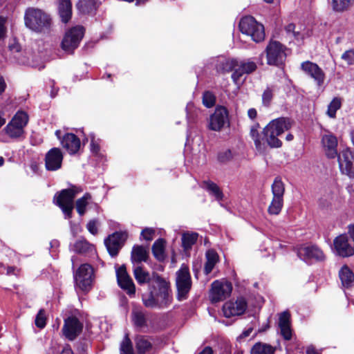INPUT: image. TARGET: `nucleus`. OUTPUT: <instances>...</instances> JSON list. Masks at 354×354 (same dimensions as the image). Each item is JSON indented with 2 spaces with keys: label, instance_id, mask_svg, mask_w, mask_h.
<instances>
[{
  "label": "nucleus",
  "instance_id": "42",
  "mask_svg": "<svg viewBox=\"0 0 354 354\" xmlns=\"http://www.w3.org/2000/svg\"><path fill=\"white\" fill-rule=\"evenodd\" d=\"M354 0H332L333 8L336 11H343L347 9Z\"/></svg>",
  "mask_w": 354,
  "mask_h": 354
},
{
  "label": "nucleus",
  "instance_id": "19",
  "mask_svg": "<svg viewBox=\"0 0 354 354\" xmlns=\"http://www.w3.org/2000/svg\"><path fill=\"white\" fill-rule=\"evenodd\" d=\"M63 153L60 149L54 147L50 149L45 157V166L48 171H56L61 168Z\"/></svg>",
  "mask_w": 354,
  "mask_h": 354
},
{
  "label": "nucleus",
  "instance_id": "25",
  "mask_svg": "<svg viewBox=\"0 0 354 354\" xmlns=\"http://www.w3.org/2000/svg\"><path fill=\"white\" fill-rule=\"evenodd\" d=\"M257 69V65L254 62L238 63L237 68L232 75V78L235 84H238L241 77L244 74H249Z\"/></svg>",
  "mask_w": 354,
  "mask_h": 354
},
{
  "label": "nucleus",
  "instance_id": "58",
  "mask_svg": "<svg viewBox=\"0 0 354 354\" xmlns=\"http://www.w3.org/2000/svg\"><path fill=\"white\" fill-rule=\"evenodd\" d=\"M257 113L255 109H250L248 111V115L250 119H254L257 117Z\"/></svg>",
  "mask_w": 354,
  "mask_h": 354
},
{
  "label": "nucleus",
  "instance_id": "36",
  "mask_svg": "<svg viewBox=\"0 0 354 354\" xmlns=\"http://www.w3.org/2000/svg\"><path fill=\"white\" fill-rule=\"evenodd\" d=\"M91 200L92 196L88 193H86L82 198L77 200L75 207L77 213L80 216H83L85 214L86 207L88 205Z\"/></svg>",
  "mask_w": 354,
  "mask_h": 354
},
{
  "label": "nucleus",
  "instance_id": "45",
  "mask_svg": "<svg viewBox=\"0 0 354 354\" xmlns=\"http://www.w3.org/2000/svg\"><path fill=\"white\" fill-rule=\"evenodd\" d=\"M216 97L210 91H205L203 95V104L207 108L212 107L215 104Z\"/></svg>",
  "mask_w": 354,
  "mask_h": 354
},
{
  "label": "nucleus",
  "instance_id": "8",
  "mask_svg": "<svg viewBox=\"0 0 354 354\" xmlns=\"http://www.w3.org/2000/svg\"><path fill=\"white\" fill-rule=\"evenodd\" d=\"M28 122V115L24 111H18L5 128L6 133L11 138H18L24 133V127Z\"/></svg>",
  "mask_w": 354,
  "mask_h": 354
},
{
  "label": "nucleus",
  "instance_id": "57",
  "mask_svg": "<svg viewBox=\"0 0 354 354\" xmlns=\"http://www.w3.org/2000/svg\"><path fill=\"white\" fill-rule=\"evenodd\" d=\"M91 149L93 153H97L100 150V147L98 144L95 143L93 139H92L91 140Z\"/></svg>",
  "mask_w": 354,
  "mask_h": 354
},
{
  "label": "nucleus",
  "instance_id": "39",
  "mask_svg": "<svg viewBox=\"0 0 354 354\" xmlns=\"http://www.w3.org/2000/svg\"><path fill=\"white\" fill-rule=\"evenodd\" d=\"M132 320L135 326L142 328L147 326V319L145 314L140 310H134L132 312Z\"/></svg>",
  "mask_w": 354,
  "mask_h": 354
},
{
  "label": "nucleus",
  "instance_id": "59",
  "mask_svg": "<svg viewBox=\"0 0 354 354\" xmlns=\"http://www.w3.org/2000/svg\"><path fill=\"white\" fill-rule=\"evenodd\" d=\"M252 330H253L252 327L248 328L247 330H244L242 333V334L240 335V338H244V337H248L251 334Z\"/></svg>",
  "mask_w": 354,
  "mask_h": 354
},
{
  "label": "nucleus",
  "instance_id": "63",
  "mask_svg": "<svg viewBox=\"0 0 354 354\" xmlns=\"http://www.w3.org/2000/svg\"><path fill=\"white\" fill-rule=\"evenodd\" d=\"M61 354H73V351H71V349L66 348V349L63 350V351L62 352Z\"/></svg>",
  "mask_w": 354,
  "mask_h": 354
},
{
  "label": "nucleus",
  "instance_id": "4",
  "mask_svg": "<svg viewBox=\"0 0 354 354\" xmlns=\"http://www.w3.org/2000/svg\"><path fill=\"white\" fill-rule=\"evenodd\" d=\"M82 192V189L81 187L73 185L70 188L62 189L55 194L54 197L55 203L62 209L66 217H71L74 207L73 200L77 194Z\"/></svg>",
  "mask_w": 354,
  "mask_h": 354
},
{
  "label": "nucleus",
  "instance_id": "56",
  "mask_svg": "<svg viewBox=\"0 0 354 354\" xmlns=\"http://www.w3.org/2000/svg\"><path fill=\"white\" fill-rule=\"evenodd\" d=\"M295 26L293 24H290L286 27V30L288 33H292L295 37H297L298 32H295Z\"/></svg>",
  "mask_w": 354,
  "mask_h": 354
},
{
  "label": "nucleus",
  "instance_id": "52",
  "mask_svg": "<svg viewBox=\"0 0 354 354\" xmlns=\"http://www.w3.org/2000/svg\"><path fill=\"white\" fill-rule=\"evenodd\" d=\"M6 19L0 17V41L6 38L7 34V28L6 26Z\"/></svg>",
  "mask_w": 354,
  "mask_h": 354
},
{
  "label": "nucleus",
  "instance_id": "51",
  "mask_svg": "<svg viewBox=\"0 0 354 354\" xmlns=\"http://www.w3.org/2000/svg\"><path fill=\"white\" fill-rule=\"evenodd\" d=\"M154 234L155 230L151 227H146L141 232V236L143 239L148 241L153 239Z\"/></svg>",
  "mask_w": 354,
  "mask_h": 354
},
{
  "label": "nucleus",
  "instance_id": "17",
  "mask_svg": "<svg viewBox=\"0 0 354 354\" xmlns=\"http://www.w3.org/2000/svg\"><path fill=\"white\" fill-rule=\"evenodd\" d=\"M247 302L244 298H238L235 301H230L223 306V315L226 317L242 315L246 310Z\"/></svg>",
  "mask_w": 354,
  "mask_h": 354
},
{
  "label": "nucleus",
  "instance_id": "15",
  "mask_svg": "<svg viewBox=\"0 0 354 354\" xmlns=\"http://www.w3.org/2000/svg\"><path fill=\"white\" fill-rule=\"evenodd\" d=\"M127 238V232H117L112 234L106 239H105V245L111 256L113 257L118 254Z\"/></svg>",
  "mask_w": 354,
  "mask_h": 354
},
{
  "label": "nucleus",
  "instance_id": "38",
  "mask_svg": "<svg viewBox=\"0 0 354 354\" xmlns=\"http://www.w3.org/2000/svg\"><path fill=\"white\" fill-rule=\"evenodd\" d=\"M198 234L196 232L184 233L182 236V245L185 250H189L196 243Z\"/></svg>",
  "mask_w": 354,
  "mask_h": 354
},
{
  "label": "nucleus",
  "instance_id": "55",
  "mask_svg": "<svg viewBox=\"0 0 354 354\" xmlns=\"http://www.w3.org/2000/svg\"><path fill=\"white\" fill-rule=\"evenodd\" d=\"M19 272H20V269L17 268V267L10 266V267L7 268V272H6L7 275L18 276L19 274Z\"/></svg>",
  "mask_w": 354,
  "mask_h": 354
},
{
  "label": "nucleus",
  "instance_id": "2",
  "mask_svg": "<svg viewBox=\"0 0 354 354\" xmlns=\"http://www.w3.org/2000/svg\"><path fill=\"white\" fill-rule=\"evenodd\" d=\"M27 28L37 32H49L52 26L50 16L42 10L30 8L25 13Z\"/></svg>",
  "mask_w": 354,
  "mask_h": 354
},
{
  "label": "nucleus",
  "instance_id": "54",
  "mask_svg": "<svg viewBox=\"0 0 354 354\" xmlns=\"http://www.w3.org/2000/svg\"><path fill=\"white\" fill-rule=\"evenodd\" d=\"M97 221L96 220H92L88 223L86 228L90 233H91L93 235H95L97 233Z\"/></svg>",
  "mask_w": 354,
  "mask_h": 354
},
{
  "label": "nucleus",
  "instance_id": "30",
  "mask_svg": "<svg viewBox=\"0 0 354 354\" xmlns=\"http://www.w3.org/2000/svg\"><path fill=\"white\" fill-rule=\"evenodd\" d=\"M238 62L234 59H228L224 57L220 58L218 60L216 68V71L220 73H229L232 71H235L237 68Z\"/></svg>",
  "mask_w": 354,
  "mask_h": 354
},
{
  "label": "nucleus",
  "instance_id": "7",
  "mask_svg": "<svg viewBox=\"0 0 354 354\" xmlns=\"http://www.w3.org/2000/svg\"><path fill=\"white\" fill-rule=\"evenodd\" d=\"M286 48L277 41H270L266 48L267 63L269 65L281 66L286 58Z\"/></svg>",
  "mask_w": 354,
  "mask_h": 354
},
{
  "label": "nucleus",
  "instance_id": "9",
  "mask_svg": "<svg viewBox=\"0 0 354 354\" xmlns=\"http://www.w3.org/2000/svg\"><path fill=\"white\" fill-rule=\"evenodd\" d=\"M84 29L82 26H76L69 29L64 35L62 41V48L68 53H73L83 38Z\"/></svg>",
  "mask_w": 354,
  "mask_h": 354
},
{
  "label": "nucleus",
  "instance_id": "21",
  "mask_svg": "<svg viewBox=\"0 0 354 354\" xmlns=\"http://www.w3.org/2000/svg\"><path fill=\"white\" fill-rule=\"evenodd\" d=\"M116 276L120 287L123 290H125L128 294L134 295L136 292V287L132 279L128 274L124 266H121L116 270Z\"/></svg>",
  "mask_w": 354,
  "mask_h": 354
},
{
  "label": "nucleus",
  "instance_id": "14",
  "mask_svg": "<svg viewBox=\"0 0 354 354\" xmlns=\"http://www.w3.org/2000/svg\"><path fill=\"white\" fill-rule=\"evenodd\" d=\"M339 167L342 174L354 177V153L348 149L342 150L337 156Z\"/></svg>",
  "mask_w": 354,
  "mask_h": 354
},
{
  "label": "nucleus",
  "instance_id": "37",
  "mask_svg": "<svg viewBox=\"0 0 354 354\" xmlns=\"http://www.w3.org/2000/svg\"><path fill=\"white\" fill-rule=\"evenodd\" d=\"M133 275L139 284L149 283L150 281V274L147 271L143 270L141 266H136L133 268Z\"/></svg>",
  "mask_w": 354,
  "mask_h": 354
},
{
  "label": "nucleus",
  "instance_id": "6",
  "mask_svg": "<svg viewBox=\"0 0 354 354\" xmlns=\"http://www.w3.org/2000/svg\"><path fill=\"white\" fill-rule=\"evenodd\" d=\"M192 281L189 268L183 264L176 273V286L177 289V299L183 301L188 297L192 288Z\"/></svg>",
  "mask_w": 354,
  "mask_h": 354
},
{
  "label": "nucleus",
  "instance_id": "12",
  "mask_svg": "<svg viewBox=\"0 0 354 354\" xmlns=\"http://www.w3.org/2000/svg\"><path fill=\"white\" fill-rule=\"evenodd\" d=\"M75 285L82 291H88L93 282V269L88 263L81 265L74 274Z\"/></svg>",
  "mask_w": 354,
  "mask_h": 354
},
{
  "label": "nucleus",
  "instance_id": "27",
  "mask_svg": "<svg viewBox=\"0 0 354 354\" xmlns=\"http://www.w3.org/2000/svg\"><path fill=\"white\" fill-rule=\"evenodd\" d=\"M149 257V252L146 248L142 245H134L131 254V260L133 263H140L146 262Z\"/></svg>",
  "mask_w": 354,
  "mask_h": 354
},
{
  "label": "nucleus",
  "instance_id": "50",
  "mask_svg": "<svg viewBox=\"0 0 354 354\" xmlns=\"http://www.w3.org/2000/svg\"><path fill=\"white\" fill-rule=\"evenodd\" d=\"M342 59L348 65L354 64V50H346L342 55Z\"/></svg>",
  "mask_w": 354,
  "mask_h": 354
},
{
  "label": "nucleus",
  "instance_id": "32",
  "mask_svg": "<svg viewBox=\"0 0 354 354\" xmlns=\"http://www.w3.org/2000/svg\"><path fill=\"white\" fill-rule=\"evenodd\" d=\"M205 257L206 262L204 267V272L205 274H209L218 262V255L214 250H209L206 252Z\"/></svg>",
  "mask_w": 354,
  "mask_h": 354
},
{
  "label": "nucleus",
  "instance_id": "61",
  "mask_svg": "<svg viewBox=\"0 0 354 354\" xmlns=\"http://www.w3.org/2000/svg\"><path fill=\"white\" fill-rule=\"evenodd\" d=\"M306 354H319L314 347L308 346L306 350Z\"/></svg>",
  "mask_w": 354,
  "mask_h": 354
},
{
  "label": "nucleus",
  "instance_id": "31",
  "mask_svg": "<svg viewBox=\"0 0 354 354\" xmlns=\"http://www.w3.org/2000/svg\"><path fill=\"white\" fill-rule=\"evenodd\" d=\"M165 245L166 241L163 239H158L152 245V253L159 261H162L166 258Z\"/></svg>",
  "mask_w": 354,
  "mask_h": 354
},
{
  "label": "nucleus",
  "instance_id": "26",
  "mask_svg": "<svg viewBox=\"0 0 354 354\" xmlns=\"http://www.w3.org/2000/svg\"><path fill=\"white\" fill-rule=\"evenodd\" d=\"M279 327L281 334L286 340H290L292 337L290 328V315L288 311H284L279 315Z\"/></svg>",
  "mask_w": 354,
  "mask_h": 354
},
{
  "label": "nucleus",
  "instance_id": "40",
  "mask_svg": "<svg viewBox=\"0 0 354 354\" xmlns=\"http://www.w3.org/2000/svg\"><path fill=\"white\" fill-rule=\"evenodd\" d=\"M170 290L167 291L160 292L157 294V299L159 301V308H165L171 302V295Z\"/></svg>",
  "mask_w": 354,
  "mask_h": 354
},
{
  "label": "nucleus",
  "instance_id": "3",
  "mask_svg": "<svg viewBox=\"0 0 354 354\" xmlns=\"http://www.w3.org/2000/svg\"><path fill=\"white\" fill-rule=\"evenodd\" d=\"M333 250L336 255L343 258L354 255V225L348 227V232L333 240Z\"/></svg>",
  "mask_w": 354,
  "mask_h": 354
},
{
  "label": "nucleus",
  "instance_id": "48",
  "mask_svg": "<svg viewBox=\"0 0 354 354\" xmlns=\"http://www.w3.org/2000/svg\"><path fill=\"white\" fill-rule=\"evenodd\" d=\"M154 280L158 287L159 292L169 290V283L162 277L156 276Z\"/></svg>",
  "mask_w": 354,
  "mask_h": 354
},
{
  "label": "nucleus",
  "instance_id": "47",
  "mask_svg": "<svg viewBox=\"0 0 354 354\" xmlns=\"http://www.w3.org/2000/svg\"><path fill=\"white\" fill-rule=\"evenodd\" d=\"M46 324V318L45 312L43 309H40L35 318V325L39 328H43Z\"/></svg>",
  "mask_w": 354,
  "mask_h": 354
},
{
  "label": "nucleus",
  "instance_id": "35",
  "mask_svg": "<svg viewBox=\"0 0 354 354\" xmlns=\"http://www.w3.org/2000/svg\"><path fill=\"white\" fill-rule=\"evenodd\" d=\"M204 188H205L211 195L215 197L217 201H221L223 194L219 187L212 181L206 180L203 183Z\"/></svg>",
  "mask_w": 354,
  "mask_h": 354
},
{
  "label": "nucleus",
  "instance_id": "22",
  "mask_svg": "<svg viewBox=\"0 0 354 354\" xmlns=\"http://www.w3.org/2000/svg\"><path fill=\"white\" fill-rule=\"evenodd\" d=\"M227 121V111L223 106L217 107L209 119V127L213 131H220Z\"/></svg>",
  "mask_w": 354,
  "mask_h": 354
},
{
  "label": "nucleus",
  "instance_id": "5",
  "mask_svg": "<svg viewBox=\"0 0 354 354\" xmlns=\"http://www.w3.org/2000/svg\"><path fill=\"white\" fill-rule=\"evenodd\" d=\"M239 29L243 35L249 36L257 43L261 42L265 39L264 26L253 17H243L239 22Z\"/></svg>",
  "mask_w": 354,
  "mask_h": 354
},
{
  "label": "nucleus",
  "instance_id": "11",
  "mask_svg": "<svg viewBox=\"0 0 354 354\" xmlns=\"http://www.w3.org/2000/svg\"><path fill=\"white\" fill-rule=\"evenodd\" d=\"M285 187L279 178H276L272 185V200L268 207L270 214L277 215L281 212L283 204Z\"/></svg>",
  "mask_w": 354,
  "mask_h": 354
},
{
  "label": "nucleus",
  "instance_id": "16",
  "mask_svg": "<svg viewBox=\"0 0 354 354\" xmlns=\"http://www.w3.org/2000/svg\"><path fill=\"white\" fill-rule=\"evenodd\" d=\"M82 328V324L76 317L70 316L64 320L62 332L67 339L73 340L80 334Z\"/></svg>",
  "mask_w": 354,
  "mask_h": 354
},
{
  "label": "nucleus",
  "instance_id": "29",
  "mask_svg": "<svg viewBox=\"0 0 354 354\" xmlns=\"http://www.w3.org/2000/svg\"><path fill=\"white\" fill-rule=\"evenodd\" d=\"M58 13L62 22L69 21L72 16V5L70 0H59Z\"/></svg>",
  "mask_w": 354,
  "mask_h": 354
},
{
  "label": "nucleus",
  "instance_id": "20",
  "mask_svg": "<svg viewBox=\"0 0 354 354\" xmlns=\"http://www.w3.org/2000/svg\"><path fill=\"white\" fill-rule=\"evenodd\" d=\"M322 144L326 156L328 158H335L337 156V139L329 131H325L322 137Z\"/></svg>",
  "mask_w": 354,
  "mask_h": 354
},
{
  "label": "nucleus",
  "instance_id": "43",
  "mask_svg": "<svg viewBox=\"0 0 354 354\" xmlns=\"http://www.w3.org/2000/svg\"><path fill=\"white\" fill-rule=\"evenodd\" d=\"M92 245L85 240H80L73 245V250L78 253H84L91 250Z\"/></svg>",
  "mask_w": 354,
  "mask_h": 354
},
{
  "label": "nucleus",
  "instance_id": "41",
  "mask_svg": "<svg viewBox=\"0 0 354 354\" xmlns=\"http://www.w3.org/2000/svg\"><path fill=\"white\" fill-rule=\"evenodd\" d=\"M120 354H134L133 345L128 334H126L120 348Z\"/></svg>",
  "mask_w": 354,
  "mask_h": 354
},
{
  "label": "nucleus",
  "instance_id": "23",
  "mask_svg": "<svg viewBox=\"0 0 354 354\" xmlns=\"http://www.w3.org/2000/svg\"><path fill=\"white\" fill-rule=\"evenodd\" d=\"M61 144L70 154L76 153L81 146L80 140L73 133H66L62 138Z\"/></svg>",
  "mask_w": 354,
  "mask_h": 354
},
{
  "label": "nucleus",
  "instance_id": "13",
  "mask_svg": "<svg viewBox=\"0 0 354 354\" xmlns=\"http://www.w3.org/2000/svg\"><path fill=\"white\" fill-rule=\"evenodd\" d=\"M232 290L231 283L215 281L212 283L209 299L212 303L223 301L230 295Z\"/></svg>",
  "mask_w": 354,
  "mask_h": 354
},
{
  "label": "nucleus",
  "instance_id": "24",
  "mask_svg": "<svg viewBox=\"0 0 354 354\" xmlns=\"http://www.w3.org/2000/svg\"><path fill=\"white\" fill-rule=\"evenodd\" d=\"M134 342L138 354H147L151 352L153 342L149 337L138 335L136 336Z\"/></svg>",
  "mask_w": 354,
  "mask_h": 354
},
{
  "label": "nucleus",
  "instance_id": "1",
  "mask_svg": "<svg viewBox=\"0 0 354 354\" xmlns=\"http://www.w3.org/2000/svg\"><path fill=\"white\" fill-rule=\"evenodd\" d=\"M290 127L291 122L289 119L279 118L270 122L261 133L252 127L250 130V136L257 150L262 153L265 151L267 145L271 148L281 147L282 142L277 137Z\"/></svg>",
  "mask_w": 354,
  "mask_h": 354
},
{
  "label": "nucleus",
  "instance_id": "44",
  "mask_svg": "<svg viewBox=\"0 0 354 354\" xmlns=\"http://www.w3.org/2000/svg\"><path fill=\"white\" fill-rule=\"evenodd\" d=\"M341 107V101L339 98H334L329 104L327 110V114L329 117L333 118L335 117L336 111Z\"/></svg>",
  "mask_w": 354,
  "mask_h": 354
},
{
  "label": "nucleus",
  "instance_id": "64",
  "mask_svg": "<svg viewBox=\"0 0 354 354\" xmlns=\"http://www.w3.org/2000/svg\"><path fill=\"white\" fill-rule=\"evenodd\" d=\"M55 136H57V138L59 140H62V138H61V131L60 130H57L55 131Z\"/></svg>",
  "mask_w": 354,
  "mask_h": 354
},
{
  "label": "nucleus",
  "instance_id": "62",
  "mask_svg": "<svg viewBox=\"0 0 354 354\" xmlns=\"http://www.w3.org/2000/svg\"><path fill=\"white\" fill-rule=\"evenodd\" d=\"M199 354H213V351L210 347L207 346Z\"/></svg>",
  "mask_w": 354,
  "mask_h": 354
},
{
  "label": "nucleus",
  "instance_id": "34",
  "mask_svg": "<svg viewBox=\"0 0 354 354\" xmlns=\"http://www.w3.org/2000/svg\"><path fill=\"white\" fill-rule=\"evenodd\" d=\"M339 279L344 286L348 287L354 281V274L352 270L347 266H344L339 272Z\"/></svg>",
  "mask_w": 354,
  "mask_h": 354
},
{
  "label": "nucleus",
  "instance_id": "28",
  "mask_svg": "<svg viewBox=\"0 0 354 354\" xmlns=\"http://www.w3.org/2000/svg\"><path fill=\"white\" fill-rule=\"evenodd\" d=\"M100 3V0H79L76 6L80 13L91 14L97 10Z\"/></svg>",
  "mask_w": 354,
  "mask_h": 354
},
{
  "label": "nucleus",
  "instance_id": "60",
  "mask_svg": "<svg viewBox=\"0 0 354 354\" xmlns=\"http://www.w3.org/2000/svg\"><path fill=\"white\" fill-rule=\"evenodd\" d=\"M6 88V83L3 77L0 76V94H1Z\"/></svg>",
  "mask_w": 354,
  "mask_h": 354
},
{
  "label": "nucleus",
  "instance_id": "10",
  "mask_svg": "<svg viewBox=\"0 0 354 354\" xmlns=\"http://www.w3.org/2000/svg\"><path fill=\"white\" fill-rule=\"evenodd\" d=\"M298 257L307 263L324 261L326 256L321 248L315 245H302L297 248Z\"/></svg>",
  "mask_w": 354,
  "mask_h": 354
},
{
  "label": "nucleus",
  "instance_id": "18",
  "mask_svg": "<svg viewBox=\"0 0 354 354\" xmlns=\"http://www.w3.org/2000/svg\"><path fill=\"white\" fill-rule=\"evenodd\" d=\"M302 71L313 78L318 86H322L325 80V73L315 63L307 61L301 64Z\"/></svg>",
  "mask_w": 354,
  "mask_h": 354
},
{
  "label": "nucleus",
  "instance_id": "53",
  "mask_svg": "<svg viewBox=\"0 0 354 354\" xmlns=\"http://www.w3.org/2000/svg\"><path fill=\"white\" fill-rule=\"evenodd\" d=\"M272 98V91L268 88L266 89L262 95L263 103L266 105H268Z\"/></svg>",
  "mask_w": 354,
  "mask_h": 354
},
{
  "label": "nucleus",
  "instance_id": "49",
  "mask_svg": "<svg viewBox=\"0 0 354 354\" xmlns=\"http://www.w3.org/2000/svg\"><path fill=\"white\" fill-rule=\"evenodd\" d=\"M144 304L148 308L159 307V301H158L157 297L154 298L152 295H150L148 298L143 299Z\"/></svg>",
  "mask_w": 354,
  "mask_h": 354
},
{
  "label": "nucleus",
  "instance_id": "46",
  "mask_svg": "<svg viewBox=\"0 0 354 354\" xmlns=\"http://www.w3.org/2000/svg\"><path fill=\"white\" fill-rule=\"evenodd\" d=\"M233 158V154L231 150L225 149L218 153V160L222 163H225L231 160Z\"/></svg>",
  "mask_w": 354,
  "mask_h": 354
},
{
  "label": "nucleus",
  "instance_id": "33",
  "mask_svg": "<svg viewBox=\"0 0 354 354\" xmlns=\"http://www.w3.org/2000/svg\"><path fill=\"white\" fill-rule=\"evenodd\" d=\"M275 351V347L268 344L257 342L251 348L250 354H274Z\"/></svg>",
  "mask_w": 354,
  "mask_h": 354
}]
</instances>
